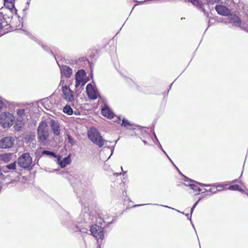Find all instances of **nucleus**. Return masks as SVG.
<instances>
[{
    "label": "nucleus",
    "instance_id": "obj_29",
    "mask_svg": "<svg viewBox=\"0 0 248 248\" xmlns=\"http://www.w3.org/2000/svg\"><path fill=\"white\" fill-rule=\"evenodd\" d=\"M80 82H81V89H82V90L83 89V86L86 83V81L84 80V78H81Z\"/></svg>",
    "mask_w": 248,
    "mask_h": 248
},
{
    "label": "nucleus",
    "instance_id": "obj_40",
    "mask_svg": "<svg viewBox=\"0 0 248 248\" xmlns=\"http://www.w3.org/2000/svg\"><path fill=\"white\" fill-rule=\"evenodd\" d=\"M168 157L170 159V161L174 165V164H173V162L172 161V160L169 157V156L167 155Z\"/></svg>",
    "mask_w": 248,
    "mask_h": 248
},
{
    "label": "nucleus",
    "instance_id": "obj_33",
    "mask_svg": "<svg viewBox=\"0 0 248 248\" xmlns=\"http://www.w3.org/2000/svg\"><path fill=\"white\" fill-rule=\"evenodd\" d=\"M4 2L12 3L14 2L15 0H4Z\"/></svg>",
    "mask_w": 248,
    "mask_h": 248
},
{
    "label": "nucleus",
    "instance_id": "obj_26",
    "mask_svg": "<svg viewBox=\"0 0 248 248\" xmlns=\"http://www.w3.org/2000/svg\"><path fill=\"white\" fill-rule=\"evenodd\" d=\"M24 112L25 110L23 109H20L17 110V114L20 117H22L24 115Z\"/></svg>",
    "mask_w": 248,
    "mask_h": 248
},
{
    "label": "nucleus",
    "instance_id": "obj_30",
    "mask_svg": "<svg viewBox=\"0 0 248 248\" xmlns=\"http://www.w3.org/2000/svg\"><path fill=\"white\" fill-rule=\"evenodd\" d=\"M79 231L82 233H87L88 230L86 228H83L79 229Z\"/></svg>",
    "mask_w": 248,
    "mask_h": 248
},
{
    "label": "nucleus",
    "instance_id": "obj_5",
    "mask_svg": "<svg viewBox=\"0 0 248 248\" xmlns=\"http://www.w3.org/2000/svg\"><path fill=\"white\" fill-rule=\"evenodd\" d=\"M92 234L97 239H103L104 235L103 228L99 225H92L90 230Z\"/></svg>",
    "mask_w": 248,
    "mask_h": 248
},
{
    "label": "nucleus",
    "instance_id": "obj_44",
    "mask_svg": "<svg viewBox=\"0 0 248 248\" xmlns=\"http://www.w3.org/2000/svg\"><path fill=\"white\" fill-rule=\"evenodd\" d=\"M186 216L187 217H188V216H189V215H188V214H186Z\"/></svg>",
    "mask_w": 248,
    "mask_h": 248
},
{
    "label": "nucleus",
    "instance_id": "obj_24",
    "mask_svg": "<svg viewBox=\"0 0 248 248\" xmlns=\"http://www.w3.org/2000/svg\"><path fill=\"white\" fill-rule=\"evenodd\" d=\"M6 167L9 170H16V162H15L10 164L7 165Z\"/></svg>",
    "mask_w": 248,
    "mask_h": 248
},
{
    "label": "nucleus",
    "instance_id": "obj_21",
    "mask_svg": "<svg viewBox=\"0 0 248 248\" xmlns=\"http://www.w3.org/2000/svg\"><path fill=\"white\" fill-rule=\"evenodd\" d=\"M63 112L68 115H71L73 113V109L71 107L66 105L63 108Z\"/></svg>",
    "mask_w": 248,
    "mask_h": 248
},
{
    "label": "nucleus",
    "instance_id": "obj_35",
    "mask_svg": "<svg viewBox=\"0 0 248 248\" xmlns=\"http://www.w3.org/2000/svg\"><path fill=\"white\" fill-rule=\"evenodd\" d=\"M198 202H199V201H198L197 202H196L195 203V204L193 205V207H193V208H195L196 207V206H197V204H198Z\"/></svg>",
    "mask_w": 248,
    "mask_h": 248
},
{
    "label": "nucleus",
    "instance_id": "obj_27",
    "mask_svg": "<svg viewBox=\"0 0 248 248\" xmlns=\"http://www.w3.org/2000/svg\"><path fill=\"white\" fill-rule=\"evenodd\" d=\"M186 178L187 180H185V185H186V184H191V183H190L189 182H194L195 183H198L197 182L195 181H193L191 179H188V178L187 177H186Z\"/></svg>",
    "mask_w": 248,
    "mask_h": 248
},
{
    "label": "nucleus",
    "instance_id": "obj_34",
    "mask_svg": "<svg viewBox=\"0 0 248 248\" xmlns=\"http://www.w3.org/2000/svg\"><path fill=\"white\" fill-rule=\"evenodd\" d=\"M3 105H4V103L3 102L0 100V110L2 108V107H3Z\"/></svg>",
    "mask_w": 248,
    "mask_h": 248
},
{
    "label": "nucleus",
    "instance_id": "obj_42",
    "mask_svg": "<svg viewBox=\"0 0 248 248\" xmlns=\"http://www.w3.org/2000/svg\"><path fill=\"white\" fill-rule=\"evenodd\" d=\"M144 204H140V205H135V206H141V205H143Z\"/></svg>",
    "mask_w": 248,
    "mask_h": 248
},
{
    "label": "nucleus",
    "instance_id": "obj_36",
    "mask_svg": "<svg viewBox=\"0 0 248 248\" xmlns=\"http://www.w3.org/2000/svg\"><path fill=\"white\" fill-rule=\"evenodd\" d=\"M194 209V208H193V207H192V208L191 209V213H190L191 215H192Z\"/></svg>",
    "mask_w": 248,
    "mask_h": 248
},
{
    "label": "nucleus",
    "instance_id": "obj_9",
    "mask_svg": "<svg viewBox=\"0 0 248 248\" xmlns=\"http://www.w3.org/2000/svg\"><path fill=\"white\" fill-rule=\"evenodd\" d=\"M215 10L218 14L223 16H227L231 14V10L223 5H217L215 7Z\"/></svg>",
    "mask_w": 248,
    "mask_h": 248
},
{
    "label": "nucleus",
    "instance_id": "obj_14",
    "mask_svg": "<svg viewBox=\"0 0 248 248\" xmlns=\"http://www.w3.org/2000/svg\"><path fill=\"white\" fill-rule=\"evenodd\" d=\"M61 73L66 78H69L72 73V70L69 66L64 65L61 68Z\"/></svg>",
    "mask_w": 248,
    "mask_h": 248
},
{
    "label": "nucleus",
    "instance_id": "obj_18",
    "mask_svg": "<svg viewBox=\"0 0 248 248\" xmlns=\"http://www.w3.org/2000/svg\"><path fill=\"white\" fill-rule=\"evenodd\" d=\"M85 74L86 73L84 70H78L76 74V78H84V76Z\"/></svg>",
    "mask_w": 248,
    "mask_h": 248
},
{
    "label": "nucleus",
    "instance_id": "obj_13",
    "mask_svg": "<svg viewBox=\"0 0 248 248\" xmlns=\"http://www.w3.org/2000/svg\"><path fill=\"white\" fill-rule=\"evenodd\" d=\"M57 163H59L61 168H64L68 164L71 162V159L69 156L65 157L61 161V157L59 156L57 158Z\"/></svg>",
    "mask_w": 248,
    "mask_h": 248
},
{
    "label": "nucleus",
    "instance_id": "obj_31",
    "mask_svg": "<svg viewBox=\"0 0 248 248\" xmlns=\"http://www.w3.org/2000/svg\"><path fill=\"white\" fill-rule=\"evenodd\" d=\"M242 28L248 32V23L244 24L243 25Z\"/></svg>",
    "mask_w": 248,
    "mask_h": 248
},
{
    "label": "nucleus",
    "instance_id": "obj_38",
    "mask_svg": "<svg viewBox=\"0 0 248 248\" xmlns=\"http://www.w3.org/2000/svg\"><path fill=\"white\" fill-rule=\"evenodd\" d=\"M168 157L170 159V161L174 165V164H173V162L172 161V160L169 157V156L167 155Z\"/></svg>",
    "mask_w": 248,
    "mask_h": 248
},
{
    "label": "nucleus",
    "instance_id": "obj_43",
    "mask_svg": "<svg viewBox=\"0 0 248 248\" xmlns=\"http://www.w3.org/2000/svg\"><path fill=\"white\" fill-rule=\"evenodd\" d=\"M165 207L170 208L169 207H168L167 206H165Z\"/></svg>",
    "mask_w": 248,
    "mask_h": 248
},
{
    "label": "nucleus",
    "instance_id": "obj_2",
    "mask_svg": "<svg viewBox=\"0 0 248 248\" xmlns=\"http://www.w3.org/2000/svg\"><path fill=\"white\" fill-rule=\"evenodd\" d=\"M88 137L93 143L100 147L104 145L108 146L107 143L108 141L104 140L101 136L100 133L95 128H91L88 132Z\"/></svg>",
    "mask_w": 248,
    "mask_h": 248
},
{
    "label": "nucleus",
    "instance_id": "obj_28",
    "mask_svg": "<svg viewBox=\"0 0 248 248\" xmlns=\"http://www.w3.org/2000/svg\"><path fill=\"white\" fill-rule=\"evenodd\" d=\"M68 142L72 145H73L74 143V140H73L72 137L70 135H68Z\"/></svg>",
    "mask_w": 248,
    "mask_h": 248
},
{
    "label": "nucleus",
    "instance_id": "obj_15",
    "mask_svg": "<svg viewBox=\"0 0 248 248\" xmlns=\"http://www.w3.org/2000/svg\"><path fill=\"white\" fill-rule=\"evenodd\" d=\"M12 154L11 153H5L1 154L0 158L1 160L4 162L7 163L9 162L12 158Z\"/></svg>",
    "mask_w": 248,
    "mask_h": 248
},
{
    "label": "nucleus",
    "instance_id": "obj_6",
    "mask_svg": "<svg viewBox=\"0 0 248 248\" xmlns=\"http://www.w3.org/2000/svg\"><path fill=\"white\" fill-rule=\"evenodd\" d=\"M15 139L11 137H5L0 140V148L2 149L9 148L13 146L15 143Z\"/></svg>",
    "mask_w": 248,
    "mask_h": 248
},
{
    "label": "nucleus",
    "instance_id": "obj_37",
    "mask_svg": "<svg viewBox=\"0 0 248 248\" xmlns=\"http://www.w3.org/2000/svg\"><path fill=\"white\" fill-rule=\"evenodd\" d=\"M160 147H161V148L162 151L164 152V153L166 155H167L166 153V152H165L163 150V149L162 148V147H161V145H160Z\"/></svg>",
    "mask_w": 248,
    "mask_h": 248
},
{
    "label": "nucleus",
    "instance_id": "obj_1",
    "mask_svg": "<svg viewBox=\"0 0 248 248\" xmlns=\"http://www.w3.org/2000/svg\"><path fill=\"white\" fill-rule=\"evenodd\" d=\"M38 141L42 146H46L48 142L49 131L47 123L42 122L40 123L37 129Z\"/></svg>",
    "mask_w": 248,
    "mask_h": 248
},
{
    "label": "nucleus",
    "instance_id": "obj_11",
    "mask_svg": "<svg viewBox=\"0 0 248 248\" xmlns=\"http://www.w3.org/2000/svg\"><path fill=\"white\" fill-rule=\"evenodd\" d=\"M194 6L197 7L198 9H200L204 13L205 15H207V13L206 12L204 8L203 7V2L201 0H189Z\"/></svg>",
    "mask_w": 248,
    "mask_h": 248
},
{
    "label": "nucleus",
    "instance_id": "obj_19",
    "mask_svg": "<svg viewBox=\"0 0 248 248\" xmlns=\"http://www.w3.org/2000/svg\"><path fill=\"white\" fill-rule=\"evenodd\" d=\"M228 189L232 190H238L239 191L243 192L244 190L238 185H234L230 186Z\"/></svg>",
    "mask_w": 248,
    "mask_h": 248
},
{
    "label": "nucleus",
    "instance_id": "obj_41",
    "mask_svg": "<svg viewBox=\"0 0 248 248\" xmlns=\"http://www.w3.org/2000/svg\"><path fill=\"white\" fill-rule=\"evenodd\" d=\"M237 181V179H235L234 180H233V181H232V183H235Z\"/></svg>",
    "mask_w": 248,
    "mask_h": 248
},
{
    "label": "nucleus",
    "instance_id": "obj_3",
    "mask_svg": "<svg viewBox=\"0 0 248 248\" xmlns=\"http://www.w3.org/2000/svg\"><path fill=\"white\" fill-rule=\"evenodd\" d=\"M32 158L28 153H24L17 159L18 165L23 169L29 168L32 164Z\"/></svg>",
    "mask_w": 248,
    "mask_h": 248
},
{
    "label": "nucleus",
    "instance_id": "obj_7",
    "mask_svg": "<svg viewBox=\"0 0 248 248\" xmlns=\"http://www.w3.org/2000/svg\"><path fill=\"white\" fill-rule=\"evenodd\" d=\"M87 94L89 98L95 100L98 97V93L91 84H88L86 88Z\"/></svg>",
    "mask_w": 248,
    "mask_h": 248
},
{
    "label": "nucleus",
    "instance_id": "obj_32",
    "mask_svg": "<svg viewBox=\"0 0 248 248\" xmlns=\"http://www.w3.org/2000/svg\"><path fill=\"white\" fill-rule=\"evenodd\" d=\"M221 0H208V1L211 4H213L216 2H219Z\"/></svg>",
    "mask_w": 248,
    "mask_h": 248
},
{
    "label": "nucleus",
    "instance_id": "obj_4",
    "mask_svg": "<svg viewBox=\"0 0 248 248\" xmlns=\"http://www.w3.org/2000/svg\"><path fill=\"white\" fill-rule=\"evenodd\" d=\"M15 117L10 113L3 112L0 115V123L4 128L12 126Z\"/></svg>",
    "mask_w": 248,
    "mask_h": 248
},
{
    "label": "nucleus",
    "instance_id": "obj_23",
    "mask_svg": "<svg viewBox=\"0 0 248 248\" xmlns=\"http://www.w3.org/2000/svg\"><path fill=\"white\" fill-rule=\"evenodd\" d=\"M131 124L130 123L125 119H123L122 126L127 127L129 126H131Z\"/></svg>",
    "mask_w": 248,
    "mask_h": 248
},
{
    "label": "nucleus",
    "instance_id": "obj_45",
    "mask_svg": "<svg viewBox=\"0 0 248 248\" xmlns=\"http://www.w3.org/2000/svg\"><path fill=\"white\" fill-rule=\"evenodd\" d=\"M198 184H199V185H202V184H200V183H198Z\"/></svg>",
    "mask_w": 248,
    "mask_h": 248
},
{
    "label": "nucleus",
    "instance_id": "obj_20",
    "mask_svg": "<svg viewBox=\"0 0 248 248\" xmlns=\"http://www.w3.org/2000/svg\"><path fill=\"white\" fill-rule=\"evenodd\" d=\"M186 186H190L191 188L195 191L200 192L202 191V189L201 188L193 183H192V184H186Z\"/></svg>",
    "mask_w": 248,
    "mask_h": 248
},
{
    "label": "nucleus",
    "instance_id": "obj_39",
    "mask_svg": "<svg viewBox=\"0 0 248 248\" xmlns=\"http://www.w3.org/2000/svg\"><path fill=\"white\" fill-rule=\"evenodd\" d=\"M168 157L170 159V161L174 165V164H173V162L172 161V160L169 157V156L167 155Z\"/></svg>",
    "mask_w": 248,
    "mask_h": 248
},
{
    "label": "nucleus",
    "instance_id": "obj_22",
    "mask_svg": "<svg viewBox=\"0 0 248 248\" xmlns=\"http://www.w3.org/2000/svg\"><path fill=\"white\" fill-rule=\"evenodd\" d=\"M42 154L49 155L53 157H57V155L55 154L54 153L47 150H44L42 152Z\"/></svg>",
    "mask_w": 248,
    "mask_h": 248
},
{
    "label": "nucleus",
    "instance_id": "obj_25",
    "mask_svg": "<svg viewBox=\"0 0 248 248\" xmlns=\"http://www.w3.org/2000/svg\"><path fill=\"white\" fill-rule=\"evenodd\" d=\"M4 5L10 9H12L14 7V2L7 3L4 2Z\"/></svg>",
    "mask_w": 248,
    "mask_h": 248
},
{
    "label": "nucleus",
    "instance_id": "obj_8",
    "mask_svg": "<svg viewBox=\"0 0 248 248\" xmlns=\"http://www.w3.org/2000/svg\"><path fill=\"white\" fill-rule=\"evenodd\" d=\"M62 91L63 94L64 98L68 101L72 102L74 100L73 92L72 90L68 88L67 86L62 87Z\"/></svg>",
    "mask_w": 248,
    "mask_h": 248
},
{
    "label": "nucleus",
    "instance_id": "obj_10",
    "mask_svg": "<svg viewBox=\"0 0 248 248\" xmlns=\"http://www.w3.org/2000/svg\"><path fill=\"white\" fill-rule=\"evenodd\" d=\"M50 124L53 133L55 136H59L60 134V130L58 122L54 120H51L50 122Z\"/></svg>",
    "mask_w": 248,
    "mask_h": 248
},
{
    "label": "nucleus",
    "instance_id": "obj_17",
    "mask_svg": "<svg viewBox=\"0 0 248 248\" xmlns=\"http://www.w3.org/2000/svg\"><path fill=\"white\" fill-rule=\"evenodd\" d=\"M81 79L76 78L75 91L77 93H80L82 91V89H81Z\"/></svg>",
    "mask_w": 248,
    "mask_h": 248
},
{
    "label": "nucleus",
    "instance_id": "obj_16",
    "mask_svg": "<svg viewBox=\"0 0 248 248\" xmlns=\"http://www.w3.org/2000/svg\"><path fill=\"white\" fill-rule=\"evenodd\" d=\"M231 22L233 23L235 26L241 27V21L240 18L236 16H233L232 17Z\"/></svg>",
    "mask_w": 248,
    "mask_h": 248
},
{
    "label": "nucleus",
    "instance_id": "obj_12",
    "mask_svg": "<svg viewBox=\"0 0 248 248\" xmlns=\"http://www.w3.org/2000/svg\"><path fill=\"white\" fill-rule=\"evenodd\" d=\"M101 112L102 115L108 119H112L113 117V112L107 107H103L102 108Z\"/></svg>",
    "mask_w": 248,
    "mask_h": 248
}]
</instances>
